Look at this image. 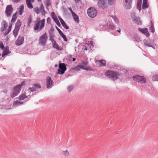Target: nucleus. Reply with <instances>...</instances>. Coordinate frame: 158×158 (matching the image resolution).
I'll return each mask as SVG.
<instances>
[{
  "label": "nucleus",
  "instance_id": "nucleus-43",
  "mask_svg": "<svg viewBox=\"0 0 158 158\" xmlns=\"http://www.w3.org/2000/svg\"><path fill=\"white\" fill-rule=\"evenodd\" d=\"M26 81H25L22 82L20 84H18L17 85L21 88L22 87L25 85L26 84Z\"/></svg>",
  "mask_w": 158,
  "mask_h": 158
},
{
  "label": "nucleus",
  "instance_id": "nucleus-59",
  "mask_svg": "<svg viewBox=\"0 0 158 158\" xmlns=\"http://www.w3.org/2000/svg\"><path fill=\"white\" fill-rule=\"evenodd\" d=\"M10 32V31H9L7 30L4 33V36H6Z\"/></svg>",
  "mask_w": 158,
  "mask_h": 158
},
{
  "label": "nucleus",
  "instance_id": "nucleus-42",
  "mask_svg": "<svg viewBox=\"0 0 158 158\" xmlns=\"http://www.w3.org/2000/svg\"><path fill=\"white\" fill-rule=\"evenodd\" d=\"M26 4L28 8L29 9H32L33 8L32 3H26Z\"/></svg>",
  "mask_w": 158,
  "mask_h": 158
},
{
  "label": "nucleus",
  "instance_id": "nucleus-28",
  "mask_svg": "<svg viewBox=\"0 0 158 158\" xmlns=\"http://www.w3.org/2000/svg\"><path fill=\"white\" fill-rule=\"evenodd\" d=\"M99 62L100 63V66H106V62L105 60H99Z\"/></svg>",
  "mask_w": 158,
  "mask_h": 158
},
{
  "label": "nucleus",
  "instance_id": "nucleus-23",
  "mask_svg": "<svg viewBox=\"0 0 158 158\" xmlns=\"http://www.w3.org/2000/svg\"><path fill=\"white\" fill-rule=\"evenodd\" d=\"M149 30H150V32H152L153 34L155 32V28L154 27V24L152 22V21H151V23L150 24V26L149 27Z\"/></svg>",
  "mask_w": 158,
  "mask_h": 158
},
{
  "label": "nucleus",
  "instance_id": "nucleus-35",
  "mask_svg": "<svg viewBox=\"0 0 158 158\" xmlns=\"http://www.w3.org/2000/svg\"><path fill=\"white\" fill-rule=\"evenodd\" d=\"M19 31V30L16 29V28H14V30L13 31V33L15 37H16L18 35V33Z\"/></svg>",
  "mask_w": 158,
  "mask_h": 158
},
{
  "label": "nucleus",
  "instance_id": "nucleus-14",
  "mask_svg": "<svg viewBox=\"0 0 158 158\" xmlns=\"http://www.w3.org/2000/svg\"><path fill=\"white\" fill-rule=\"evenodd\" d=\"M143 42L145 46L148 47H152L155 49H156L155 46L153 43L149 42L146 39L144 40Z\"/></svg>",
  "mask_w": 158,
  "mask_h": 158
},
{
  "label": "nucleus",
  "instance_id": "nucleus-5",
  "mask_svg": "<svg viewBox=\"0 0 158 158\" xmlns=\"http://www.w3.org/2000/svg\"><path fill=\"white\" fill-rule=\"evenodd\" d=\"M87 13L89 17L93 18L96 16L97 11L94 7H91L88 9Z\"/></svg>",
  "mask_w": 158,
  "mask_h": 158
},
{
  "label": "nucleus",
  "instance_id": "nucleus-62",
  "mask_svg": "<svg viewBox=\"0 0 158 158\" xmlns=\"http://www.w3.org/2000/svg\"><path fill=\"white\" fill-rule=\"evenodd\" d=\"M9 54L8 53H6V54H5L3 52H2V55L1 54H0V56H1L2 55V57H4V56H6L8 54Z\"/></svg>",
  "mask_w": 158,
  "mask_h": 158
},
{
  "label": "nucleus",
  "instance_id": "nucleus-47",
  "mask_svg": "<svg viewBox=\"0 0 158 158\" xmlns=\"http://www.w3.org/2000/svg\"><path fill=\"white\" fill-rule=\"evenodd\" d=\"M113 19L114 20V21L115 22V23H118V22H119V21H118V20L117 18V17L116 16H113Z\"/></svg>",
  "mask_w": 158,
  "mask_h": 158
},
{
  "label": "nucleus",
  "instance_id": "nucleus-17",
  "mask_svg": "<svg viewBox=\"0 0 158 158\" xmlns=\"http://www.w3.org/2000/svg\"><path fill=\"white\" fill-rule=\"evenodd\" d=\"M2 26L1 27V31H3L6 29L8 26V24L6 21L4 20H3L2 22Z\"/></svg>",
  "mask_w": 158,
  "mask_h": 158
},
{
  "label": "nucleus",
  "instance_id": "nucleus-29",
  "mask_svg": "<svg viewBox=\"0 0 158 158\" xmlns=\"http://www.w3.org/2000/svg\"><path fill=\"white\" fill-rule=\"evenodd\" d=\"M60 35L61 37L63 38V40L64 41L67 42L68 41V39L66 35L63 33V32L60 34Z\"/></svg>",
  "mask_w": 158,
  "mask_h": 158
},
{
  "label": "nucleus",
  "instance_id": "nucleus-33",
  "mask_svg": "<svg viewBox=\"0 0 158 158\" xmlns=\"http://www.w3.org/2000/svg\"><path fill=\"white\" fill-rule=\"evenodd\" d=\"M33 86H34L36 90V89H41V85L38 83L33 84Z\"/></svg>",
  "mask_w": 158,
  "mask_h": 158
},
{
  "label": "nucleus",
  "instance_id": "nucleus-50",
  "mask_svg": "<svg viewBox=\"0 0 158 158\" xmlns=\"http://www.w3.org/2000/svg\"><path fill=\"white\" fill-rule=\"evenodd\" d=\"M113 68L114 69H117L118 70H119L121 69L120 67L117 65H114Z\"/></svg>",
  "mask_w": 158,
  "mask_h": 158
},
{
  "label": "nucleus",
  "instance_id": "nucleus-39",
  "mask_svg": "<svg viewBox=\"0 0 158 158\" xmlns=\"http://www.w3.org/2000/svg\"><path fill=\"white\" fill-rule=\"evenodd\" d=\"M40 10L41 11L44 12V14L46 13V12L45 10L44 6L42 4H41V5L40 7Z\"/></svg>",
  "mask_w": 158,
  "mask_h": 158
},
{
  "label": "nucleus",
  "instance_id": "nucleus-12",
  "mask_svg": "<svg viewBox=\"0 0 158 158\" xmlns=\"http://www.w3.org/2000/svg\"><path fill=\"white\" fill-rule=\"evenodd\" d=\"M124 5L127 9H129L131 8L132 0H123Z\"/></svg>",
  "mask_w": 158,
  "mask_h": 158
},
{
  "label": "nucleus",
  "instance_id": "nucleus-38",
  "mask_svg": "<svg viewBox=\"0 0 158 158\" xmlns=\"http://www.w3.org/2000/svg\"><path fill=\"white\" fill-rule=\"evenodd\" d=\"M74 89V87L73 85H71L67 87V89L69 92H70Z\"/></svg>",
  "mask_w": 158,
  "mask_h": 158
},
{
  "label": "nucleus",
  "instance_id": "nucleus-41",
  "mask_svg": "<svg viewBox=\"0 0 158 158\" xmlns=\"http://www.w3.org/2000/svg\"><path fill=\"white\" fill-rule=\"evenodd\" d=\"M28 90L29 91V92L31 93V92L36 91V90L35 89V88L34 87H29L28 88Z\"/></svg>",
  "mask_w": 158,
  "mask_h": 158
},
{
  "label": "nucleus",
  "instance_id": "nucleus-21",
  "mask_svg": "<svg viewBox=\"0 0 158 158\" xmlns=\"http://www.w3.org/2000/svg\"><path fill=\"white\" fill-rule=\"evenodd\" d=\"M142 0H137V8L139 11L141 10V4Z\"/></svg>",
  "mask_w": 158,
  "mask_h": 158
},
{
  "label": "nucleus",
  "instance_id": "nucleus-64",
  "mask_svg": "<svg viewBox=\"0 0 158 158\" xmlns=\"http://www.w3.org/2000/svg\"><path fill=\"white\" fill-rule=\"evenodd\" d=\"M49 34L50 36H52V37H53L54 38L55 37L54 35V34L53 33H51L50 32H49Z\"/></svg>",
  "mask_w": 158,
  "mask_h": 158
},
{
  "label": "nucleus",
  "instance_id": "nucleus-7",
  "mask_svg": "<svg viewBox=\"0 0 158 158\" xmlns=\"http://www.w3.org/2000/svg\"><path fill=\"white\" fill-rule=\"evenodd\" d=\"M21 88L17 85L13 88V92L12 93L10 96L12 98L17 96L20 92Z\"/></svg>",
  "mask_w": 158,
  "mask_h": 158
},
{
  "label": "nucleus",
  "instance_id": "nucleus-48",
  "mask_svg": "<svg viewBox=\"0 0 158 158\" xmlns=\"http://www.w3.org/2000/svg\"><path fill=\"white\" fill-rule=\"evenodd\" d=\"M0 48L2 50L4 49V45L3 42L2 41H0Z\"/></svg>",
  "mask_w": 158,
  "mask_h": 158
},
{
  "label": "nucleus",
  "instance_id": "nucleus-52",
  "mask_svg": "<svg viewBox=\"0 0 158 158\" xmlns=\"http://www.w3.org/2000/svg\"><path fill=\"white\" fill-rule=\"evenodd\" d=\"M12 27V24L10 23L9 24V27H8V28L7 29V30L10 32L11 30V29Z\"/></svg>",
  "mask_w": 158,
  "mask_h": 158
},
{
  "label": "nucleus",
  "instance_id": "nucleus-15",
  "mask_svg": "<svg viewBox=\"0 0 158 158\" xmlns=\"http://www.w3.org/2000/svg\"><path fill=\"white\" fill-rule=\"evenodd\" d=\"M132 19L133 21L135 22L138 25H141L142 24L140 18L138 17H136L135 16V15L134 16H132Z\"/></svg>",
  "mask_w": 158,
  "mask_h": 158
},
{
  "label": "nucleus",
  "instance_id": "nucleus-31",
  "mask_svg": "<svg viewBox=\"0 0 158 158\" xmlns=\"http://www.w3.org/2000/svg\"><path fill=\"white\" fill-rule=\"evenodd\" d=\"M75 70L76 71H78L80 70V69L79 68V67L77 65L74 68H72L70 69L69 70V71H70L71 70Z\"/></svg>",
  "mask_w": 158,
  "mask_h": 158
},
{
  "label": "nucleus",
  "instance_id": "nucleus-32",
  "mask_svg": "<svg viewBox=\"0 0 158 158\" xmlns=\"http://www.w3.org/2000/svg\"><path fill=\"white\" fill-rule=\"evenodd\" d=\"M148 3L143 2L142 4V9L145 10L146 8H148Z\"/></svg>",
  "mask_w": 158,
  "mask_h": 158
},
{
  "label": "nucleus",
  "instance_id": "nucleus-8",
  "mask_svg": "<svg viewBox=\"0 0 158 158\" xmlns=\"http://www.w3.org/2000/svg\"><path fill=\"white\" fill-rule=\"evenodd\" d=\"M48 37L46 33H44L40 38L39 43L41 44L44 45H45L46 41L47 40Z\"/></svg>",
  "mask_w": 158,
  "mask_h": 158
},
{
  "label": "nucleus",
  "instance_id": "nucleus-20",
  "mask_svg": "<svg viewBox=\"0 0 158 158\" xmlns=\"http://www.w3.org/2000/svg\"><path fill=\"white\" fill-rule=\"evenodd\" d=\"M72 15L74 21L76 23H78L80 21L78 16L75 13Z\"/></svg>",
  "mask_w": 158,
  "mask_h": 158
},
{
  "label": "nucleus",
  "instance_id": "nucleus-51",
  "mask_svg": "<svg viewBox=\"0 0 158 158\" xmlns=\"http://www.w3.org/2000/svg\"><path fill=\"white\" fill-rule=\"evenodd\" d=\"M53 38L54 37H52V36H50V40L52 42V44L56 41L55 40L53 39Z\"/></svg>",
  "mask_w": 158,
  "mask_h": 158
},
{
  "label": "nucleus",
  "instance_id": "nucleus-46",
  "mask_svg": "<svg viewBox=\"0 0 158 158\" xmlns=\"http://www.w3.org/2000/svg\"><path fill=\"white\" fill-rule=\"evenodd\" d=\"M62 25L63 27L64 28L66 29H68L69 28V27L67 25L65 22L62 24Z\"/></svg>",
  "mask_w": 158,
  "mask_h": 158
},
{
  "label": "nucleus",
  "instance_id": "nucleus-10",
  "mask_svg": "<svg viewBox=\"0 0 158 158\" xmlns=\"http://www.w3.org/2000/svg\"><path fill=\"white\" fill-rule=\"evenodd\" d=\"M46 84L47 88L48 89H50L51 88V86L53 84L54 82L52 79L51 78L48 76L46 79Z\"/></svg>",
  "mask_w": 158,
  "mask_h": 158
},
{
  "label": "nucleus",
  "instance_id": "nucleus-11",
  "mask_svg": "<svg viewBox=\"0 0 158 158\" xmlns=\"http://www.w3.org/2000/svg\"><path fill=\"white\" fill-rule=\"evenodd\" d=\"M51 16L54 21L56 23L57 25L60 27L61 26L60 22L57 18V17L54 12H52L51 13Z\"/></svg>",
  "mask_w": 158,
  "mask_h": 158
},
{
  "label": "nucleus",
  "instance_id": "nucleus-6",
  "mask_svg": "<svg viewBox=\"0 0 158 158\" xmlns=\"http://www.w3.org/2000/svg\"><path fill=\"white\" fill-rule=\"evenodd\" d=\"M132 79L134 81H136L141 83L145 84L146 83V79L143 76L139 75H136L132 77Z\"/></svg>",
  "mask_w": 158,
  "mask_h": 158
},
{
  "label": "nucleus",
  "instance_id": "nucleus-55",
  "mask_svg": "<svg viewBox=\"0 0 158 158\" xmlns=\"http://www.w3.org/2000/svg\"><path fill=\"white\" fill-rule=\"evenodd\" d=\"M55 27L56 30H57V31H58V33L59 34H60L62 32L61 30L57 26H56Z\"/></svg>",
  "mask_w": 158,
  "mask_h": 158
},
{
  "label": "nucleus",
  "instance_id": "nucleus-1",
  "mask_svg": "<svg viewBox=\"0 0 158 158\" xmlns=\"http://www.w3.org/2000/svg\"><path fill=\"white\" fill-rule=\"evenodd\" d=\"M45 21V19L40 20V18H37L34 22L35 24L34 27V31L37 33L41 30L44 27Z\"/></svg>",
  "mask_w": 158,
  "mask_h": 158
},
{
  "label": "nucleus",
  "instance_id": "nucleus-16",
  "mask_svg": "<svg viewBox=\"0 0 158 158\" xmlns=\"http://www.w3.org/2000/svg\"><path fill=\"white\" fill-rule=\"evenodd\" d=\"M78 65L80 69H83V70L87 71H93L94 70L92 69L90 67L88 66L86 67L84 66L83 65L81 64H79Z\"/></svg>",
  "mask_w": 158,
  "mask_h": 158
},
{
  "label": "nucleus",
  "instance_id": "nucleus-30",
  "mask_svg": "<svg viewBox=\"0 0 158 158\" xmlns=\"http://www.w3.org/2000/svg\"><path fill=\"white\" fill-rule=\"evenodd\" d=\"M45 4L46 8L48 9L49 6L51 5V2L50 0H47L45 2Z\"/></svg>",
  "mask_w": 158,
  "mask_h": 158
},
{
  "label": "nucleus",
  "instance_id": "nucleus-49",
  "mask_svg": "<svg viewBox=\"0 0 158 158\" xmlns=\"http://www.w3.org/2000/svg\"><path fill=\"white\" fill-rule=\"evenodd\" d=\"M9 46H6V47L5 48L4 47V49H3L8 51V54H10L11 53V52L10 51V50L9 49Z\"/></svg>",
  "mask_w": 158,
  "mask_h": 158
},
{
  "label": "nucleus",
  "instance_id": "nucleus-63",
  "mask_svg": "<svg viewBox=\"0 0 158 158\" xmlns=\"http://www.w3.org/2000/svg\"><path fill=\"white\" fill-rule=\"evenodd\" d=\"M21 0H12V1L14 2L18 3Z\"/></svg>",
  "mask_w": 158,
  "mask_h": 158
},
{
  "label": "nucleus",
  "instance_id": "nucleus-4",
  "mask_svg": "<svg viewBox=\"0 0 158 158\" xmlns=\"http://www.w3.org/2000/svg\"><path fill=\"white\" fill-rule=\"evenodd\" d=\"M67 65L64 63H61L59 62V69L57 70V73L59 74L63 75L67 69Z\"/></svg>",
  "mask_w": 158,
  "mask_h": 158
},
{
  "label": "nucleus",
  "instance_id": "nucleus-60",
  "mask_svg": "<svg viewBox=\"0 0 158 158\" xmlns=\"http://www.w3.org/2000/svg\"><path fill=\"white\" fill-rule=\"evenodd\" d=\"M26 3H32L34 2V0H26Z\"/></svg>",
  "mask_w": 158,
  "mask_h": 158
},
{
  "label": "nucleus",
  "instance_id": "nucleus-57",
  "mask_svg": "<svg viewBox=\"0 0 158 158\" xmlns=\"http://www.w3.org/2000/svg\"><path fill=\"white\" fill-rule=\"evenodd\" d=\"M63 154L65 156H68L69 155V153L67 150L63 152Z\"/></svg>",
  "mask_w": 158,
  "mask_h": 158
},
{
  "label": "nucleus",
  "instance_id": "nucleus-44",
  "mask_svg": "<svg viewBox=\"0 0 158 158\" xmlns=\"http://www.w3.org/2000/svg\"><path fill=\"white\" fill-rule=\"evenodd\" d=\"M34 11L37 14H39L40 12V9L37 7L34 8Z\"/></svg>",
  "mask_w": 158,
  "mask_h": 158
},
{
  "label": "nucleus",
  "instance_id": "nucleus-3",
  "mask_svg": "<svg viewBox=\"0 0 158 158\" xmlns=\"http://www.w3.org/2000/svg\"><path fill=\"white\" fill-rule=\"evenodd\" d=\"M108 5H113L114 2V0H98V4L99 7L104 9L107 7V2Z\"/></svg>",
  "mask_w": 158,
  "mask_h": 158
},
{
  "label": "nucleus",
  "instance_id": "nucleus-58",
  "mask_svg": "<svg viewBox=\"0 0 158 158\" xmlns=\"http://www.w3.org/2000/svg\"><path fill=\"white\" fill-rule=\"evenodd\" d=\"M68 9L71 12V13L72 15H73V14L75 13V12H73V11L72 10L71 7H69L68 8Z\"/></svg>",
  "mask_w": 158,
  "mask_h": 158
},
{
  "label": "nucleus",
  "instance_id": "nucleus-25",
  "mask_svg": "<svg viewBox=\"0 0 158 158\" xmlns=\"http://www.w3.org/2000/svg\"><path fill=\"white\" fill-rule=\"evenodd\" d=\"M24 6L23 4L19 6V14L20 15H21L23 14V13L24 12Z\"/></svg>",
  "mask_w": 158,
  "mask_h": 158
},
{
  "label": "nucleus",
  "instance_id": "nucleus-27",
  "mask_svg": "<svg viewBox=\"0 0 158 158\" xmlns=\"http://www.w3.org/2000/svg\"><path fill=\"white\" fill-rule=\"evenodd\" d=\"M32 21V17L31 15H30L28 19L27 24L28 26H30Z\"/></svg>",
  "mask_w": 158,
  "mask_h": 158
},
{
  "label": "nucleus",
  "instance_id": "nucleus-45",
  "mask_svg": "<svg viewBox=\"0 0 158 158\" xmlns=\"http://www.w3.org/2000/svg\"><path fill=\"white\" fill-rule=\"evenodd\" d=\"M20 103V102L18 100H16L14 101L13 103V106H19V103Z\"/></svg>",
  "mask_w": 158,
  "mask_h": 158
},
{
  "label": "nucleus",
  "instance_id": "nucleus-56",
  "mask_svg": "<svg viewBox=\"0 0 158 158\" xmlns=\"http://www.w3.org/2000/svg\"><path fill=\"white\" fill-rule=\"evenodd\" d=\"M51 18L49 17H48L47 19V23L48 24H50L51 23Z\"/></svg>",
  "mask_w": 158,
  "mask_h": 158
},
{
  "label": "nucleus",
  "instance_id": "nucleus-40",
  "mask_svg": "<svg viewBox=\"0 0 158 158\" xmlns=\"http://www.w3.org/2000/svg\"><path fill=\"white\" fill-rule=\"evenodd\" d=\"M89 62L87 61H82L81 62V64L83 65L84 66H85V67H87V65L88 64Z\"/></svg>",
  "mask_w": 158,
  "mask_h": 158
},
{
  "label": "nucleus",
  "instance_id": "nucleus-13",
  "mask_svg": "<svg viewBox=\"0 0 158 158\" xmlns=\"http://www.w3.org/2000/svg\"><path fill=\"white\" fill-rule=\"evenodd\" d=\"M24 37L23 36H20L19 35L18 38L16 41L15 44L16 45L19 46L22 44L24 41Z\"/></svg>",
  "mask_w": 158,
  "mask_h": 158
},
{
  "label": "nucleus",
  "instance_id": "nucleus-9",
  "mask_svg": "<svg viewBox=\"0 0 158 158\" xmlns=\"http://www.w3.org/2000/svg\"><path fill=\"white\" fill-rule=\"evenodd\" d=\"M13 11V8L11 5H8L6 7L5 14L7 17L10 16Z\"/></svg>",
  "mask_w": 158,
  "mask_h": 158
},
{
  "label": "nucleus",
  "instance_id": "nucleus-54",
  "mask_svg": "<svg viewBox=\"0 0 158 158\" xmlns=\"http://www.w3.org/2000/svg\"><path fill=\"white\" fill-rule=\"evenodd\" d=\"M54 30V27L52 26V25H51V27L50 29V30L49 31V33L50 32L51 33H53V31Z\"/></svg>",
  "mask_w": 158,
  "mask_h": 158
},
{
  "label": "nucleus",
  "instance_id": "nucleus-22",
  "mask_svg": "<svg viewBox=\"0 0 158 158\" xmlns=\"http://www.w3.org/2000/svg\"><path fill=\"white\" fill-rule=\"evenodd\" d=\"M153 42L154 44H155V45H156L157 48H158V36L156 35L154 36V38L153 39Z\"/></svg>",
  "mask_w": 158,
  "mask_h": 158
},
{
  "label": "nucleus",
  "instance_id": "nucleus-34",
  "mask_svg": "<svg viewBox=\"0 0 158 158\" xmlns=\"http://www.w3.org/2000/svg\"><path fill=\"white\" fill-rule=\"evenodd\" d=\"M140 37L137 35H135L134 36V41H136L137 42L140 41Z\"/></svg>",
  "mask_w": 158,
  "mask_h": 158
},
{
  "label": "nucleus",
  "instance_id": "nucleus-37",
  "mask_svg": "<svg viewBox=\"0 0 158 158\" xmlns=\"http://www.w3.org/2000/svg\"><path fill=\"white\" fill-rule=\"evenodd\" d=\"M152 79L153 81H158V74H156L152 77Z\"/></svg>",
  "mask_w": 158,
  "mask_h": 158
},
{
  "label": "nucleus",
  "instance_id": "nucleus-24",
  "mask_svg": "<svg viewBox=\"0 0 158 158\" xmlns=\"http://www.w3.org/2000/svg\"><path fill=\"white\" fill-rule=\"evenodd\" d=\"M17 12L15 13L13 15L12 17L11 20V22L12 23H14L16 20L17 18Z\"/></svg>",
  "mask_w": 158,
  "mask_h": 158
},
{
  "label": "nucleus",
  "instance_id": "nucleus-2",
  "mask_svg": "<svg viewBox=\"0 0 158 158\" xmlns=\"http://www.w3.org/2000/svg\"><path fill=\"white\" fill-rule=\"evenodd\" d=\"M104 74L108 78H110L113 81L118 79L120 75L118 72L111 70H107L105 73Z\"/></svg>",
  "mask_w": 158,
  "mask_h": 158
},
{
  "label": "nucleus",
  "instance_id": "nucleus-19",
  "mask_svg": "<svg viewBox=\"0 0 158 158\" xmlns=\"http://www.w3.org/2000/svg\"><path fill=\"white\" fill-rule=\"evenodd\" d=\"M21 22L20 19H18L17 22L15 24V28L19 31L20 27L21 25Z\"/></svg>",
  "mask_w": 158,
  "mask_h": 158
},
{
  "label": "nucleus",
  "instance_id": "nucleus-26",
  "mask_svg": "<svg viewBox=\"0 0 158 158\" xmlns=\"http://www.w3.org/2000/svg\"><path fill=\"white\" fill-rule=\"evenodd\" d=\"M148 29L147 28L145 27L144 28H138L139 31L143 34H144L146 32H148Z\"/></svg>",
  "mask_w": 158,
  "mask_h": 158
},
{
  "label": "nucleus",
  "instance_id": "nucleus-36",
  "mask_svg": "<svg viewBox=\"0 0 158 158\" xmlns=\"http://www.w3.org/2000/svg\"><path fill=\"white\" fill-rule=\"evenodd\" d=\"M25 99V98L24 97V93H23L21 95H20L18 97V99L19 100V101L23 100Z\"/></svg>",
  "mask_w": 158,
  "mask_h": 158
},
{
  "label": "nucleus",
  "instance_id": "nucleus-18",
  "mask_svg": "<svg viewBox=\"0 0 158 158\" xmlns=\"http://www.w3.org/2000/svg\"><path fill=\"white\" fill-rule=\"evenodd\" d=\"M52 47L54 48H56L58 50L61 51L63 50V48L60 46L57 43L56 41L52 44Z\"/></svg>",
  "mask_w": 158,
  "mask_h": 158
},
{
  "label": "nucleus",
  "instance_id": "nucleus-53",
  "mask_svg": "<svg viewBox=\"0 0 158 158\" xmlns=\"http://www.w3.org/2000/svg\"><path fill=\"white\" fill-rule=\"evenodd\" d=\"M109 27L111 30H114L115 29V26L113 25V24L112 25H110Z\"/></svg>",
  "mask_w": 158,
  "mask_h": 158
},
{
  "label": "nucleus",
  "instance_id": "nucleus-61",
  "mask_svg": "<svg viewBox=\"0 0 158 158\" xmlns=\"http://www.w3.org/2000/svg\"><path fill=\"white\" fill-rule=\"evenodd\" d=\"M144 35H145L147 37H149L150 36V34L149 33V32H148H148H146L144 34Z\"/></svg>",
  "mask_w": 158,
  "mask_h": 158
}]
</instances>
